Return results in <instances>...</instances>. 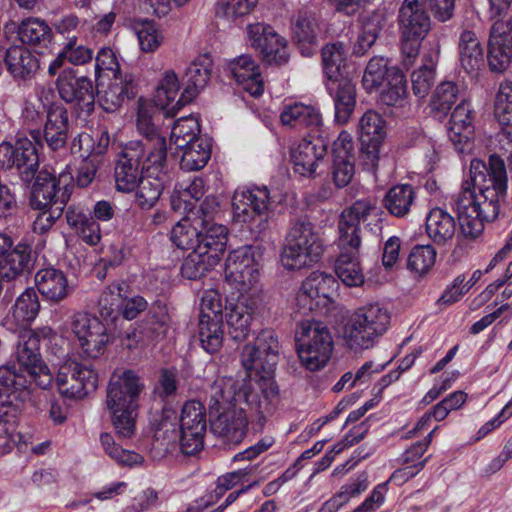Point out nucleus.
<instances>
[{"label": "nucleus", "instance_id": "1", "mask_svg": "<svg viewBox=\"0 0 512 512\" xmlns=\"http://www.w3.org/2000/svg\"><path fill=\"white\" fill-rule=\"evenodd\" d=\"M507 173L505 163L497 155H491L488 163L473 159L470 163V180L462 183L459 200H466L472 213L484 221H494L500 211V199L506 195Z\"/></svg>", "mask_w": 512, "mask_h": 512}, {"label": "nucleus", "instance_id": "2", "mask_svg": "<svg viewBox=\"0 0 512 512\" xmlns=\"http://www.w3.org/2000/svg\"><path fill=\"white\" fill-rule=\"evenodd\" d=\"M376 209L375 201L361 199L345 208L339 216L340 254L335 261V273L348 287H358L364 283L363 269L359 261L360 223Z\"/></svg>", "mask_w": 512, "mask_h": 512}, {"label": "nucleus", "instance_id": "3", "mask_svg": "<svg viewBox=\"0 0 512 512\" xmlns=\"http://www.w3.org/2000/svg\"><path fill=\"white\" fill-rule=\"evenodd\" d=\"M143 386L139 377L132 370L121 374L114 373L106 392V406L111 416L112 425L122 438L134 435L138 411V396Z\"/></svg>", "mask_w": 512, "mask_h": 512}, {"label": "nucleus", "instance_id": "4", "mask_svg": "<svg viewBox=\"0 0 512 512\" xmlns=\"http://www.w3.org/2000/svg\"><path fill=\"white\" fill-rule=\"evenodd\" d=\"M324 250L320 230L309 218L300 217L290 224L280 262L289 271L310 268L320 261Z\"/></svg>", "mask_w": 512, "mask_h": 512}, {"label": "nucleus", "instance_id": "5", "mask_svg": "<svg viewBox=\"0 0 512 512\" xmlns=\"http://www.w3.org/2000/svg\"><path fill=\"white\" fill-rule=\"evenodd\" d=\"M390 313L379 303L359 307L343 327V340L349 349L359 352L372 348L388 330Z\"/></svg>", "mask_w": 512, "mask_h": 512}, {"label": "nucleus", "instance_id": "6", "mask_svg": "<svg viewBox=\"0 0 512 512\" xmlns=\"http://www.w3.org/2000/svg\"><path fill=\"white\" fill-rule=\"evenodd\" d=\"M295 342L300 362L309 371L321 370L331 358L333 337L322 322L305 320L299 323Z\"/></svg>", "mask_w": 512, "mask_h": 512}, {"label": "nucleus", "instance_id": "7", "mask_svg": "<svg viewBox=\"0 0 512 512\" xmlns=\"http://www.w3.org/2000/svg\"><path fill=\"white\" fill-rule=\"evenodd\" d=\"M234 218L259 231L266 229L272 212L270 191L266 186L237 190L232 198Z\"/></svg>", "mask_w": 512, "mask_h": 512}, {"label": "nucleus", "instance_id": "8", "mask_svg": "<svg viewBox=\"0 0 512 512\" xmlns=\"http://www.w3.org/2000/svg\"><path fill=\"white\" fill-rule=\"evenodd\" d=\"M30 206L33 209H47L48 207L65 208L70 195L73 176L69 171H62L56 177L47 169L40 170L34 176Z\"/></svg>", "mask_w": 512, "mask_h": 512}, {"label": "nucleus", "instance_id": "9", "mask_svg": "<svg viewBox=\"0 0 512 512\" xmlns=\"http://www.w3.org/2000/svg\"><path fill=\"white\" fill-rule=\"evenodd\" d=\"M154 112L153 105L139 99L136 127L142 139L127 144H138L146 152L148 165L159 168L167 158V141L153 121Z\"/></svg>", "mask_w": 512, "mask_h": 512}, {"label": "nucleus", "instance_id": "10", "mask_svg": "<svg viewBox=\"0 0 512 512\" xmlns=\"http://www.w3.org/2000/svg\"><path fill=\"white\" fill-rule=\"evenodd\" d=\"M56 384L62 396L69 399H82L96 390L98 374L91 365L69 359L60 365Z\"/></svg>", "mask_w": 512, "mask_h": 512}, {"label": "nucleus", "instance_id": "11", "mask_svg": "<svg viewBox=\"0 0 512 512\" xmlns=\"http://www.w3.org/2000/svg\"><path fill=\"white\" fill-rule=\"evenodd\" d=\"M39 342V337L34 331H21L15 355L19 367L34 384L41 389H47L51 386L53 377L47 365L42 362Z\"/></svg>", "mask_w": 512, "mask_h": 512}, {"label": "nucleus", "instance_id": "12", "mask_svg": "<svg viewBox=\"0 0 512 512\" xmlns=\"http://www.w3.org/2000/svg\"><path fill=\"white\" fill-rule=\"evenodd\" d=\"M70 325L79 341L83 355L95 359L104 353L110 342V336L106 326L97 317L78 312L71 317Z\"/></svg>", "mask_w": 512, "mask_h": 512}, {"label": "nucleus", "instance_id": "13", "mask_svg": "<svg viewBox=\"0 0 512 512\" xmlns=\"http://www.w3.org/2000/svg\"><path fill=\"white\" fill-rule=\"evenodd\" d=\"M207 429L206 410L196 400L187 401L180 415V447L185 455H195L204 446Z\"/></svg>", "mask_w": 512, "mask_h": 512}, {"label": "nucleus", "instance_id": "14", "mask_svg": "<svg viewBox=\"0 0 512 512\" xmlns=\"http://www.w3.org/2000/svg\"><path fill=\"white\" fill-rule=\"evenodd\" d=\"M280 343L273 330L261 331L253 345H245L241 362L246 370H262L270 374L274 371L280 356Z\"/></svg>", "mask_w": 512, "mask_h": 512}, {"label": "nucleus", "instance_id": "15", "mask_svg": "<svg viewBox=\"0 0 512 512\" xmlns=\"http://www.w3.org/2000/svg\"><path fill=\"white\" fill-rule=\"evenodd\" d=\"M225 278L240 292H246L260 279V266L252 247L242 246L231 251L225 263Z\"/></svg>", "mask_w": 512, "mask_h": 512}, {"label": "nucleus", "instance_id": "16", "mask_svg": "<svg viewBox=\"0 0 512 512\" xmlns=\"http://www.w3.org/2000/svg\"><path fill=\"white\" fill-rule=\"evenodd\" d=\"M60 98L81 113L89 115L94 110L95 94L91 79L77 77L71 68L60 72L56 81Z\"/></svg>", "mask_w": 512, "mask_h": 512}, {"label": "nucleus", "instance_id": "17", "mask_svg": "<svg viewBox=\"0 0 512 512\" xmlns=\"http://www.w3.org/2000/svg\"><path fill=\"white\" fill-rule=\"evenodd\" d=\"M337 282L327 273L314 271L303 282L296 294L298 309L306 314L308 312L326 307L332 300Z\"/></svg>", "mask_w": 512, "mask_h": 512}, {"label": "nucleus", "instance_id": "18", "mask_svg": "<svg viewBox=\"0 0 512 512\" xmlns=\"http://www.w3.org/2000/svg\"><path fill=\"white\" fill-rule=\"evenodd\" d=\"M0 167L16 168L23 181L29 183L34 179L39 167V156L33 142L27 138L18 139L15 144H0Z\"/></svg>", "mask_w": 512, "mask_h": 512}, {"label": "nucleus", "instance_id": "19", "mask_svg": "<svg viewBox=\"0 0 512 512\" xmlns=\"http://www.w3.org/2000/svg\"><path fill=\"white\" fill-rule=\"evenodd\" d=\"M385 137L384 121L374 112L367 111L359 121L360 161L364 169L374 171L378 166L379 152Z\"/></svg>", "mask_w": 512, "mask_h": 512}, {"label": "nucleus", "instance_id": "20", "mask_svg": "<svg viewBox=\"0 0 512 512\" xmlns=\"http://www.w3.org/2000/svg\"><path fill=\"white\" fill-rule=\"evenodd\" d=\"M247 35L251 46L258 49L263 60L269 64H284L288 61L287 41L273 27L256 23L248 25Z\"/></svg>", "mask_w": 512, "mask_h": 512}, {"label": "nucleus", "instance_id": "21", "mask_svg": "<svg viewBox=\"0 0 512 512\" xmlns=\"http://www.w3.org/2000/svg\"><path fill=\"white\" fill-rule=\"evenodd\" d=\"M70 133V120L67 109L57 103L51 104L46 112L43 129L31 131L32 138L39 144L45 141L51 150L65 147Z\"/></svg>", "mask_w": 512, "mask_h": 512}, {"label": "nucleus", "instance_id": "22", "mask_svg": "<svg viewBox=\"0 0 512 512\" xmlns=\"http://www.w3.org/2000/svg\"><path fill=\"white\" fill-rule=\"evenodd\" d=\"M146 152L141 150L138 144H126L116 162L114 169L116 189L129 193L136 189L142 172Z\"/></svg>", "mask_w": 512, "mask_h": 512}, {"label": "nucleus", "instance_id": "23", "mask_svg": "<svg viewBox=\"0 0 512 512\" xmlns=\"http://www.w3.org/2000/svg\"><path fill=\"white\" fill-rule=\"evenodd\" d=\"M278 396V387L272 379L261 377L239 385L237 406L246 405L263 415L272 409V402Z\"/></svg>", "mask_w": 512, "mask_h": 512}, {"label": "nucleus", "instance_id": "24", "mask_svg": "<svg viewBox=\"0 0 512 512\" xmlns=\"http://www.w3.org/2000/svg\"><path fill=\"white\" fill-rule=\"evenodd\" d=\"M401 37L423 40L431 29L425 0H404L399 9Z\"/></svg>", "mask_w": 512, "mask_h": 512}, {"label": "nucleus", "instance_id": "25", "mask_svg": "<svg viewBox=\"0 0 512 512\" xmlns=\"http://www.w3.org/2000/svg\"><path fill=\"white\" fill-rule=\"evenodd\" d=\"M218 412V416L210 422L213 434L223 438L228 443L241 442L247 427L245 407L234 405Z\"/></svg>", "mask_w": 512, "mask_h": 512}, {"label": "nucleus", "instance_id": "26", "mask_svg": "<svg viewBox=\"0 0 512 512\" xmlns=\"http://www.w3.org/2000/svg\"><path fill=\"white\" fill-rule=\"evenodd\" d=\"M227 71L237 85L251 96H260L264 82L258 64L250 55H241L227 63Z\"/></svg>", "mask_w": 512, "mask_h": 512}, {"label": "nucleus", "instance_id": "27", "mask_svg": "<svg viewBox=\"0 0 512 512\" xmlns=\"http://www.w3.org/2000/svg\"><path fill=\"white\" fill-rule=\"evenodd\" d=\"M167 170V159L161 167L148 165L147 158L143 162L144 175L136 187V202L143 209H149L158 201L163 189Z\"/></svg>", "mask_w": 512, "mask_h": 512}, {"label": "nucleus", "instance_id": "28", "mask_svg": "<svg viewBox=\"0 0 512 512\" xmlns=\"http://www.w3.org/2000/svg\"><path fill=\"white\" fill-rule=\"evenodd\" d=\"M328 143L321 137L302 139L291 151L294 171L301 176H311L320 160L327 153Z\"/></svg>", "mask_w": 512, "mask_h": 512}, {"label": "nucleus", "instance_id": "29", "mask_svg": "<svg viewBox=\"0 0 512 512\" xmlns=\"http://www.w3.org/2000/svg\"><path fill=\"white\" fill-rule=\"evenodd\" d=\"M212 59L209 55H203L195 59L186 70L187 87L177 99V103L171 108L170 113L179 111L181 107L190 103L197 93L204 89L211 78Z\"/></svg>", "mask_w": 512, "mask_h": 512}, {"label": "nucleus", "instance_id": "30", "mask_svg": "<svg viewBox=\"0 0 512 512\" xmlns=\"http://www.w3.org/2000/svg\"><path fill=\"white\" fill-rule=\"evenodd\" d=\"M226 323L230 336L236 341H243L251 330L255 313V302L247 297H239L236 302L226 307Z\"/></svg>", "mask_w": 512, "mask_h": 512}, {"label": "nucleus", "instance_id": "31", "mask_svg": "<svg viewBox=\"0 0 512 512\" xmlns=\"http://www.w3.org/2000/svg\"><path fill=\"white\" fill-rule=\"evenodd\" d=\"M199 224V242L197 249L220 261L221 255L226 249L228 241V230L222 224L209 222V219H195Z\"/></svg>", "mask_w": 512, "mask_h": 512}, {"label": "nucleus", "instance_id": "32", "mask_svg": "<svg viewBox=\"0 0 512 512\" xmlns=\"http://www.w3.org/2000/svg\"><path fill=\"white\" fill-rule=\"evenodd\" d=\"M327 89L334 98L335 119L338 123L344 124L348 121L355 106V85L347 78H336L329 80Z\"/></svg>", "mask_w": 512, "mask_h": 512}, {"label": "nucleus", "instance_id": "33", "mask_svg": "<svg viewBox=\"0 0 512 512\" xmlns=\"http://www.w3.org/2000/svg\"><path fill=\"white\" fill-rule=\"evenodd\" d=\"M292 33L301 53L310 56L317 45L319 26L311 12L299 11L292 21Z\"/></svg>", "mask_w": 512, "mask_h": 512}, {"label": "nucleus", "instance_id": "34", "mask_svg": "<svg viewBox=\"0 0 512 512\" xmlns=\"http://www.w3.org/2000/svg\"><path fill=\"white\" fill-rule=\"evenodd\" d=\"M35 284L46 299L55 303L65 299L69 293L65 274L55 268L39 270L35 275Z\"/></svg>", "mask_w": 512, "mask_h": 512}, {"label": "nucleus", "instance_id": "35", "mask_svg": "<svg viewBox=\"0 0 512 512\" xmlns=\"http://www.w3.org/2000/svg\"><path fill=\"white\" fill-rule=\"evenodd\" d=\"M459 59L468 74H477L484 66V49L476 33L464 30L459 37Z\"/></svg>", "mask_w": 512, "mask_h": 512}, {"label": "nucleus", "instance_id": "36", "mask_svg": "<svg viewBox=\"0 0 512 512\" xmlns=\"http://www.w3.org/2000/svg\"><path fill=\"white\" fill-rule=\"evenodd\" d=\"M4 62L7 70L16 80L27 81L38 70V60L22 46H11L7 49Z\"/></svg>", "mask_w": 512, "mask_h": 512}, {"label": "nucleus", "instance_id": "37", "mask_svg": "<svg viewBox=\"0 0 512 512\" xmlns=\"http://www.w3.org/2000/svg\"><path fill=\"white\" fill-rule=\"evenodd\" d=\"M280 120L284 126L296 129L315 130L322 125L320 113L314 107L302 103L285 105L280 113Z\"/></svg>", "mask_w": 512, "mask_h": 512}, {"label": "nucleus", "instance_id": "38", "mask_svg": "<svg viewBox=\"0 0 512 512\" xmlns=\"http://www.w3.org/2000/svg\"><path fill=\"white\" fill-rule=\"evenodd\" d=\"M426 232L435 244L444 245L455 235V219L446 210L440 207L433 208L426 217Z\"/></svg>", "mask_w": 512, "mask_h": 512}, {"label": "nucleus", "instance_id": "39", "mask_svg": "<svg viewBox=\"0 0 512 512\" xmlns=\"http://www.w3.org/2000/svg\"><path fill=\"white\" fill-rule=\"evenodd\" d=\"M136 95L134 79L131 75L113 76V81L100 96V105L104 110L113 112L118 109L125 98Z\"/></svg>", "mask_w": 512, "mask_h": 512}, {"label": "nucleus", "instance_id": "40", "mask_svg": "<svg viewBox=\"0 0 512 512\" xmlns=\"http://www.w3.org/2000/svg\"><path fill=\"white\" fill-rule=\"evenodd\" d=\"M438 61V51L424 53L420 66L411 75L412 90L415 96L424 98L430 92L435 82V69Z\"/></svg>", "mask_w": 512, "mask_h": 512}, {"label": "nucleus", "instance_id": "41", "mask_svg": "<svg viewBox=\"0 0 512 512\" xmlns=\"http://www.w3.org/2000/svg\"><path fill=\"white\" fill-rule=\"evenodd\" d=\"M238 389L239 385L232 377H218L209 390L211 409L220 411L237 405Z\"/></svg>", "mask_w": 512, "mask_h": 512}, {"label": "nucleus", "instance_id": "42", "mask_svg": "<svg viewBox=\"0 0 512 512\" xmlns=\"http://www.w3.org/2000/svg\"><path fill=\"white\" fill-rule=\"evenodd\" d=\"M183 150L180 167L185 171L204 168L211 157V143L208 138L196 139L180 148Z\"/></svg>", "mask_w": 512, "mask_h": 512}, {"label": "nucleus", "instance_id": "43", "mask_svg": "<svg viewBox=\"0 0 512 512\" xmlns=\"http://www.w3.org/2000/svg\"><path fill=\"white\" fill-rule=\"evenodd\" d=\"M415 199V192L411 185L401 184L390 188L384 196L383 205L395 217L406 216Z\"/></svg>", "mask_w": 512, "mask_h": 512}, {"label": "nucleus", "instance_id": "44", "mask_svg": "<svg viewBox=\"0 0 512 512\" xmlns=\"http://www.w3.org/2000/svg\"><path fill=\"white\" fill-rule=\"evenodd\" d=\"M193 209L187 211V215L180 220L171 231L172 242L180 249L197 248L199 242V224L193 218Z\"/></svg>", "mask_w": 512, "mask_h": 512}, {"label": "nucleus", "instance_id": "45", "mask_svg": "<svg viewBox=\"0 0 512 512\" xmlns=\"http://www.w3.org/2000/svg\"><path fill=\"white\" fill-rule=\"evenodd\" d=\"M407 82L402 71L391 67L380 100L387 106H403L407 99Z\"/></svg>", "mask_w": 512, "mask_h": 512}, {"label": "nucleus", "instance_id": "46", "mask_svg": "<svg viewBox=\"0 0 512 512\" xmlns=\"http://www.w3.org/2000/svg\"><path fill=\"white\" fill-rule=\"evenodd\" d=\"M223 319H216L208 315L199 318V340L202 348L210 353H216L223 342Z\"/></svg>", "mask_w": 512, "mask_h": 512}, {"label": "nucleus", "instance_id": "47", "mask_svg": "<svg viewBox=\"0 0 512 512\" xmlns=\"http://www.w3.org/2000/svg\"><path fill=\"white\" fill-rule=\"evenodd\" d=\"M179 80L173 71H166L157 86L155 94V106L165 111L166 116L174 117L178 111L173 114L170 109L177 103L179 92Z\"/></svg>", "mask_w": 512, "mask_h": 512}, {"label": "nucleus", "instance_id": "48", "mask_svg": "<svg viewBox=\"0 0 512 512\" xmlns=\"http://www.w3.org/2000/svg\"><path fill=\"white\" fill-rule=\"evenodd\" d=\"M348 50L342 42L329 43L322 49L324 73L328 80L341 77L346 67Z\"/></svg>", "mask_w": 512, "mask_h": 512}, {"label": "nucleus", "instance_id": "49", "mask_svg": "<svg viewBox=\"0 0 512 512\" xmlns=\"http://www.w3.org/2000/svg\"><path fill=\"white\" fill-rule=\"evenodd\" d=\"M18 37L23 44L30 46L46 45L51 41V28L44 20L28 18L21 22Z\"/></svg>", "mask_w": 512, "mask_h": 512}, {"label": "nucleus", "instance_id": "50", "mask_svg": "<svg viewBox=\"0 0 512 512\" xmlns=\"http://www.w3.org/2000/svg\"><path fill=\"white\" fill-rule=\"evenodd\" d=\"M34 383L24 370L16 369L15 366H1L0 367V386L2 390L8 392H15L23 399L30 394V389Z\"/></svg>", "mask_w": 512, "mask_h": 512}, {"label": "nucleus", "instance_id": "51", "mask_svg": "<svg viewBox=\"0 0 512 512\" xmlns=\"http://www.w3.org/2000/svg\"><path fill=\"white\" fill-rule=\"evenodd\" d=\"M218 264L215 257L194 248L184 259L181 274L189 280H197Z\"/></svg>", "mask_w": 512, "mask_h": 512}, {"label": "nucleus", "instance_id": "52", "mask_svg": "<svg viewBox=\"0 0 512 512\" xmlns=\"http://www.w3.org/2000/svg\"><path fill=\"white\" fill-rule=\"evenodd\" d=\"M40 303L34 289L25 290L16 300L13 317L21 326L29 325L38 315Z\"/></svg>", "mask_w": 512, "mask_h": 512}, {"label": "nucleus", "instance_id": "53", "mask_svg": "<svg viewBox=\"0 0 512 512\" xmlns=\"http://www.w3.org/2000/svg\"><path fill=\"white\" fill-rule=\"evenodd\" d=\"M494 115L499 124L511 128L507 131L512 134V82L504 81L500 84L494 103Z\"/></svg>", "mask_w": 512, "mask_h": 512}, {"label": "nucleus", "instance_id": "54", "mask_svg": "<svg viewBox=\"0 0 512 512\" xmlns=\"http://www.w3.org/2000/svg\"><path fill=\"white\" fill-rule=\"evenodd\" d=\"M467 203L466 200L455 199L460 231L465 237L476 238L483 232L485 221L476 212L472 213L471 207L466 206Z\"/></svg>", "mask_w": 512, "mask_h": 512}, {"label": "nucleus", "instance_id": "55", "mask_svg": "<svg viewBox=\"0 0 512 512\" xmlns=\"http://www.w3.org/2000/svg\"><path fill=\"white\" fill-rule=\"evenodd\" d=\"M388 61L383 57H373L367 64L364 71L362 84L368 92L377 90L380 86L384 85L390 73Z\"/></svg>", "mask_w": 512, "mask_h": 512}, {"label": "nucleus", "instance_id": "56", "mask_svg": "<svg viewBox=\"0 0 512 512\" xmlns=\"http://www.w3.org/2000/svg\"><path fill=\"white\" fill-rule=\"evenodd\" d=\"M200 125L198 120L193 116L182 117L178 119L171 131V140L177 148H183L188 142L201 139L199 136Z\"/></svg>", "mask_w": 512, "mask_h": 512}, {"label": "nucleus", "instance_id": "57", "mask_svg": "<svg viewBox=\"0 0 512 512\" xmlns=\"http://www.w3.org/2000/svg\"><path fill=\"white\" fill-rule=\"evenodd\" d=\"M436 251L431 245H416L409 253L407 267L417 275L426 274L435 264Z\"/></svg>", "mask_w": 512, "mask_h": 512}, {"label": "nucleus", "instance_id": "58", "mask_svg": "<svg viewBox=\"0 0 512 512\" xmlns=\"http://www.w3.org/2000/svg\"><path fill=\"white\" fill-rule=\"evenodd\" d=\"M140 48L145 53L155 52L162 44L164 37L153 21L145 20L135 26Z\"/></svg>", "mask_w": 512, "mask_h": 512}, {"label": "nucleus", "instance_id": "59", "mask_svg": "<svg viewBox=\"0 0 512 512\" xmlns=\"http://www.w3.org/2000/svg\"><path fill=\"white\" fill-rule=\"evenodd\" d=\"M121 304V287L119 284H112L101 293L98 300V311L104 319L114 320L119 315Z\"/></svg>", "mask_w": 512, "mask_h": 512}, {"label": "nucleus", "instance_id": "60", "mask_svg": "<svg viewBox=\"0 0 512 512\" xmlns=\"http://www.w3.org/2000/svg\"><path fill=\"white\" fill-rule=\"evenodd\" d=\"M458 87L455 83L445 81L440 83L431 98V107L443 115L451 109L458 97Z\"/></svg>", "mask_w": 512, "mask_h": 512}, {"label": "nucleus", "instance_id": "61", "mask_svg": "<svg viewBox=\"0 0 512 512\" xmlns=\"http://www.w3.org/2000/svg\"><path fill=\"white\" fill-rule=\"evenodd\" d=\"M100 442L105 452L120 464L131 466L143 461V457L138 453L118 446L115 443L114 437L109 433H102L100 435Z\"/></svg>", "mask_w": 512, "mask_h": 512}, {"label": "nucleus", "instance_id": "62", "mask_svg": "<svg viewBox=\"0 0 512 512\" xmlns=\"http://www.w3.org/2000/svg\"><path fill=\"white\" fill-rule=\"evenodd\" d=\"M258 0H221L216 5V15L226 20H234L249 14Z\"/></svg>", "mask_w": 512, "mask_h": 512}, {"label": "nucleus", "instance_id": "63", "mask_svg": "<svg viewBox=\"0 0 512 512\" xmlns=\"http://www.w3.org/2000/svg\"><path fill=\"white\" fill-rule=\"evenodd\" d=\"M203 195L204 182L201 178H195L187 186L175 191L172 195V207L174 210H180L183 203L184 210H187L190 199L198 201Z\"/></svg>", "mask_w": 512, "mask_h": 512}, {"label": "nucleus", "instance_id": "64", "mask_svg": "<svg viewBox=\"0 0 512 512\" xmlns=\"http://www.w3.org/2000/svg\"><path fill=\"white\" fill-rule=\"evenodd\" d=\"M425 451L426 449L424 448V445H421L419 442L414 443L408 449H406L402 454L401 459L402 462L408 466L406 469L397 470L393 477H396L398 474L402 473L407 474L408 476H413L422 470L428 460V458L420 460Z\"/></svg>", "mask_w": 512, "mask_h": 512}]
</instances>
